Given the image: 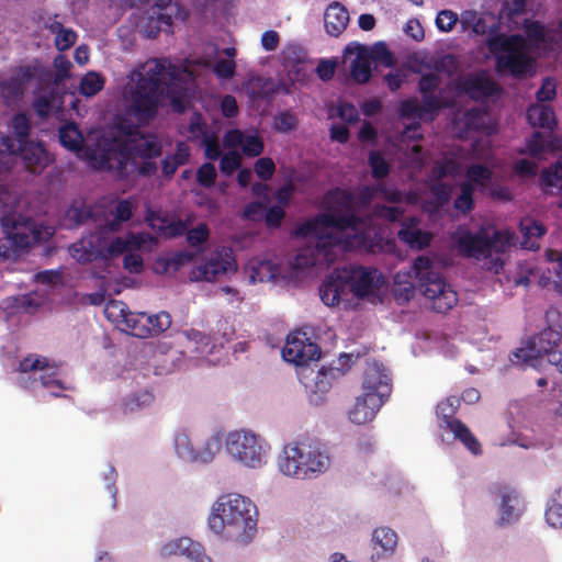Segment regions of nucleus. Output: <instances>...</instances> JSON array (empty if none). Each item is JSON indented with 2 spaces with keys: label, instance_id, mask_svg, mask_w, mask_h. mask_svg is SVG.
<instances>
[{
  "label": "nucleus",
  "instance_id": "nucleus-1",
  "mask_svg": "<svg viewBox=\"0 0 562 562\" xmlns=\"http://www.w3.org/2000/svg\"><path fill=\"white\" fill-rule=\"evenodd\" d=\"M324 212L296 226V237H314L317 248H330L345 243V248L374 252L378 247V233L372 217L396 223L404 209L385 204H374L373 214L358 216L353 213V195L344 189H330L323 196Z\"/></svg>",
  "mask_w": 562,
  "mask_h": 562
},
{
  "label": "nucleus",
  "instance_id": "nucleus-2",
  "mask_svg": "<svg viewBox=\"0 0 562 562\" xmlns=\"http://www.w3.org/2000/svg\"><path fill=\"white\" fill-rule=\"evenodd\" d=\"M408 277H414L416 284L400 281V274L395 277L393 296H395L398 304L409 302L416 286L422 291L423 296L427 299L434 312L446 314L458 304V294L445 281V278L434 270V263H431L428 257H417L414 263H412Z\"/></svg>",
  "mask_w": 562,
  "mask_h": 562
},
{
  "label": "nucleus",
  "instance_id": "nucleus-3",
  "mask_svg": "<svg viewBox=\"0 0 562 562\" xmlns=\"http://www.w3.org/2000/svg\"><path fill=\"white\" fill-rule=\"evenodd\" d=\"M162 154V145L156 135L142 134L134 138L128 147L115 142L100 138L94 148H88V159L93 161L94 168L104 171H111L117 179H124L127 176L125 168L130 157L134 156L140 159H155Z\"/></svg>",
  "mask_w": 562,
  "mask_h": 562
},
{
  "label": "nucleus",
  "instance_id": "nucleus-4",
  "mask_svg": "<svg viewBox=\"0 0 562 562\" xmlns=\"http://www.w3.org/2000/svg\"><path fill=\"white\" fill-rule=\"evenodd\" d=\"M256 505L239 494L221 497L207 518V527L213 533L220 535L226 530L228 537L245 543L256 533Z\"/></svg>",
  "mask_w": 562,
  "mask_h": 562
},
{
  "label": "nucleus",
  "instance_id": "nucleus-5",
  "mask_svg": "<svg viewBox=\"0 0 562 562\" xmlns=\"http://www.w3.org/2000/svg\"><path fill=\"white\" fill-rule=\"evenodd\" d=\"M165 61L154 59L144 71H136V83L130 88V111L137 122L145 124L154 120L159 109L166 80Z\"/></svg>",
  "mask_w": 562,
  "mask_h": 562
},
{
  "label": "nucleus",
  "instance_id": "nucleus-6",
  "mask_svg": "<svg viewBox=\"0 0 562 562\" xmlns=\"http://www.w3.org/2000/svg\"><path fill=\"white\" fill-rule=\"evenodd\" d=\"M454 243H457L458 251L463 257L484 262V267L494 273H499L504 262L501 255L509 247V236L502 231H494L492 236L487 231L481 228L476 233L468 228H460L454 233Z\"/></svg>",
  "mask_w": 562,
  "mask_h": 562
},
{
  "label": "nucleus",
  "instance_id": "nucleus-7",
  "mask_svg": "<svg viewBox=\"0 0 562 562\" xmlns=\"http://www.w3.org/2000/svg\"><path fill=\"white\" fill-rule=\"evenodd\" d=\"M328 467V454L319 448L301 442L285 445L279 457L280 472L295 479L316 477L325 473Z\"/></svg>",
  "mask_w": 562,
  "mask_h": 562
},
{
  "label": "nucleus",
  "instance_id": "nucleus-8",
  "mask_svg": "<svg viewBox=\"0 0 562 562\" xmlns=\"http://www.w3.org/2000/svg\"><path fill=\"white\" fill-rule=\"evenodd\" d=\"M487 49L492 54L503 52L495 58L497 72H508L512 77L521 79L530 75L533 59L528 54V45L520 34H498L487 38Z\"/></svg>",
  "mask_w": 562,
  "mask_h": 562
},
{
  "label": "nucleus",
  "instance_id": "nucleus-9",
  "mask_svg": "<svg viewBox=\"0 0 562 562\" xmlns=\"http://www.w3.org/2000/svg\"><path fill=\"white\" fill-rule=\"evenodd\" d=\"M226 452L247 468L258 469L265 463L268 446L249 430H234L226 434Z\"/></svg>",
  "mask_w": 562,
  "mask_h": 562
},
{
  "label": "nucleus",
  "instance_id": "nucleus-10",
  "mask_svg": "<svg viewBox=\"0 0 562 562\" xmlns=\"http://www.w3.org/2000/svg\"><path fill=\"white\" fill-rule=\"evenodd\" d=\"M2 232L13 251H24L42 241V233L30 216L9 213L2 216Z\"/></svg>",
  "mask_w": 562,
  "mask_h": 562
},
{
  "label": "nucleus",
  "instance_id": "nucleus-11",
  "mask_svg": "<svg viewBox=\"0 0 562 562\" xmlns=\"http://www.w3.org/2000/svg\"><path fill=\"white\" fill-rule=\"evenodd\" d=\"M330 274H338V282L350 288L352 295L359 299L368 297L380 289L381 277L375 268L362 266H350L348 268H336Z\"/></svg>",
  "mask_w": 562,
  "mask_h": 562
},
{
  "label": "nucleus",
  "instance_id": "nucleus-12",
  "mask_svg": "<svg viewBox=\"0 0 562 562\" xmlns=\"http://www.w3.org/2000/svg\"><path fill=\"white\" fill-rule=\"evenodd\" d=\"M221 434H213L212 437L204 440L201 448H196L192 443V438L186 431H181L175 437V451H177L178 458L189 463L204 464L213 461L214 456L221 449Z\"/></svg>",
  "mask_w": 562,
  "mask_h": 562
},
{
  "label": "nucleus",
  "instance_id": "nucleus-13",
  "mask_svg": "<svg viewBox=\"0 0 562 562\" xmlns=\"http://www.w3.org/2000/svg\"><path fill=\"white\" fill-rule=\"evenodd\" d=\"M16 371L21 372V374H36L38 372H43L34 379L21 378V386L24 389H30L33 383L40 381L41 386L45 389H52L55 386L63 390L60 381L54 378L57 372V368L54 364H49L46 357L34 355L24 357L21 362H19Z\"/></svg>",
  "mask_w": 562,
  "mask_h": 562
},
{
  "label": "nucleus",
  "instance_id": "nucleus-14",
  "mask_svg": "<svg viewBox=\"0 0 562 562\" xmlns=\"http://www.w3.org/2000/svg\"><path fill=\"white\" fill-rule=\"evenodd\" d=\"M321 357V349L315 342L305 337L303 333H295L288 336L284 348H282V358L284 361L296 367L304 368Z\"/></svg>",
  "mask_w": 562,
  "mask_h": 562
},
{
  "label": "nucleus",
  "instance_id": "nucleus-15",
  "mask_svg": "<svg viewBox=\"0 0 562 562\" xmlns=\"http://www.w3.org/2000/svg\"><path fill=\"white\" fill-rule=\"evenodd\" d=\"M16 149H19V156L30 173L41 175L52 162V158L41 142L19 143Z\"/></svg>",
  "mask_w": 562,
  "mask_h": 562
},
{
  "label": "nucleus",
  "instance_id": "nucleus-16",
  "mask_svg": "<svg viewBox=\"0 0 562 562\" xmlns=\"http://www.w3.org/2000/svg\"><path fill=\"white\" fill-rule=\"evenodd\" d=\"M363 394L389 396L391 394V378L381 363L373 362L363 372Z\"/></svg>",
  "mask_w": 562,
  "mask_h": 562
},
{
  "label": "nucleus",
  "instance_id": "nucleus-17",
  "mask_svg": "<svg viewBox=\"0 0 562 562\" xmlns=\"http://www.w3.org/2000/svg\"><path fill=\"white\" fill-rule=\"evenodd\" d=\"M387 395L362 394L356 398L355 407L349 411L350 422L362 425L374 419L381 405L385 403Z\"/></svg>",
  "mask_w": 562,
  "mask_h": 562
},
{
  "label": "nucleus",
  "instance_id": "nucleus-18",
  "mask_svg": "<svg viewBox=\"0 0 562 562\" xmlns=\"http://www.w3.org/2000/svg\"><path fill=\"white\" fill-rule=\"evenodd\" d=\"M161 555L184 557L189 562H211V559L203 553L202 547L188 538L171 540L165 543L164 548H161Z\"/></svg>",
  "mask_w": 562,
  "mask_h": 562
},
{
  "label": "nucleus",
  "instance_id": "nucleus-19",
  "mask_svg": "<svg viewBox=\"0 0 562 562\" xmlns=\"http://www.w3.org/2000/svg\"><path fill=\"white\" fill-rule=\"evenodd\" d=\"M490 493L501 498V522L510 524L519 517V496L512 487L503 484H495Z\"/></svg>",
  "mask_w": 562,
  "mask_h": 562
},
{
  "label": "nucleus",
  "instance_id": "nucleus-20",
  "mask_svg": "<svg viewBox=\"0 0 562 562\" xmlns=\"http://www.w3.org/2000/svg\"><path fill=\"white\" fill-rule=\"evenodd\" d=\"M457 90L476 100L477 98L494 95L496 92V83L487 77L470 75L458 81Z\"/></svg>",
  "mask_w": 562,
  "mask_h": 562
},
{
  "label": "nucleus",
  "instance_id": "nucleus-21",
  "mask_svg": "<svg viewBox=\"0 0 562 562\" xmlns=\"http://www.w3.org/2000/svg\"><path fill=\"white\" fill-rule=\"evenodd\" d=\"M235 270L232 257L223 258L221 254H215L206 263L193 271V278L198 281L212 282L220 276Z\"/></svg>",
  "mask_w": 562,
  "mask_h": 562
},
{
  "label": "nucleus",
  "instance_id": "nucleus-22",
  "mask_svg": "<svg viewBox=\"0 0 562 562\" xmlns=\"http://www.w3.org/2000/svg\"><path fill=\"white\" fill-rule=\"evenodd\" d=\"M95 236L83 237L70 246V257L81 265H89L98 259H106L100 245L94 244Z\"/></svg>",
  "mask_w": 562,
  "mask_h": 562
},
{
  "label": "nucleus",
  "instance_id": "nucleus-23",
  "mask_svg": "<svg viewBox=\"0 0 562 562\" xmlns=\"http://www.w3.org/2000/svg\"><path fill=\"white\" fill-rule=\"evenodd\" d=\"M415 226H417L416 218L409 217L404 220V222L401 223L397 237L398 240L407 244L408 247L422 250L428 247L429 241H431V235L427 231L418 229Z\"/></svg>",
  "mask_w": 562,
  "mask_h": 562
},
{
  "label": "nucleus",
  "instance_id": "nucleus-24",
  "mask_svg": "<svg viewBox=\"0 0 562 562\" xmlns=\"http://www.w3.org/2000/svg\"><path fill=\"white\" fill-rule=\"evenodd\" d=\"M350 292V286L337 281V274H328L321 283L319 296L323 304L336 307Z\"/></svg>",
  "mask_w": 562,
  "mask_h": 562
},
{
  "label": "nucleus",
  "instance_id": "nucleus-25",
  "mask_svg": "<svg viewBox=\"0 0 562 562\" xmlns=\"http://www.w3.org/2000/svg\"><path fill=\"white\" fill-rule=\"evenodd\" d=\"M371 543H373L374 553L371 560L378 561L381 558L393 554L396 548V532L391 528L379 527L373 530L371 536Z\"/></svg>",
  "mask_w": 562,
  "mask_h": 562
},
{
  "label": "nucleus",
  "instance_id": "nucleus-26",
  "mask_svg": "<svg viewBox=\"0 0 562 562\" xmlns=\"http://www.w3.org/2000/svg\"><path fill=\"white\" fill-rule=\"evenodd\" d=\"M447 104L442 99H438V105L427 106L422 98V104L417 103L416 99H405L398 103V115L404 120H424L426 114H437L440 110L446 108Z\"/></svg>",
  "mask_w": 562,
  "mask_h": 562
},
{
  "label": "nucleus",
  "instance_id": "nucleus-27",
  "mask_svg": "<svg viewBox=\"0 0 562 562\" xmlns=\"http://www.w3.org/2000/svg\"><path fill=\"white\" fill-rule=\"evenodd\" d=\"M350 18H348V11L339 2H331L325 10V30L327 34L334 37H338L339 34L345 32L346 26Z\"/></svg>",
  "mask_w": 562,
  "mask_h": 562
},
{
  "label": "nucleus",
  "instance_id": "nucleus-28",
  "mask_svg": "<svg viewBox=\"0 0 562 562\" xmlns=\"http://www.w3.org/2000/svg\"><path fill=\"white\" fill-rule=\"evenodd\" d=\"M344 246L345 249L349 250H356V248H347L345 247V243H340L336 246H333L330 248L324 249V248H317L315 247L314 250L310 248H304L299 254H296L295 259H293V267L295 269H308L311 267H314L316 262L318 261V257H323L325 261L331 262L333 261V249ZM358 251H361L360 249H357Z\"/></svg>",
  "mask_w": 562,
  "mask_h": 562
},
{
  "label": "nucleus",
  "instance_id": "nucleus-29",
  "mask_svg": "<svg viewBox=\"0 0 562 562\" xmlns=\"http://www.w3.org/2000/svg\"><path fill=\"white\" fill-rule=\"evenodd\" d=\"M439 428L451 431L452 438L462 443L463 448L468 449L471 454H482V445H480V441H477L476 437H474L463 422H454L452 425L439 426Z\"/></svg>",
  "mask_w": 562,
  "mask_h": 562
},
{
  "label": "nucleus",
  "instance_id": "nucleus-30",
  "mask_svg": "<svg viewBox=\"0 0 562 562\" xmlns=\"http://www.w3.org/2000/svg\"><path fill=\"white\" fill-rule=\"evenodd\" d=\"M57 138H59V144L70 153H81L90 148L82 144L81 131H79L74 122H68L59 126V130H57Z\"/></svg>",
  "mask_w": 562,
  "mask_h": 562
},
{
  "label": "nucleus",
  "instance_id": "nucleus-31",
  "mask_svg": "<svg viewBox=\"0 0 562 562\" xmlns=\"http://www.w3.org/2000/svg\"><path fill=\"white\" fill-rule=\"evenodd\" d=\"M527 122L532 127H540L551 132L555 125L554 112L549 105L533 104L527 110Z\"/></svg>",
  "mask_w": 562,
  "mask_h": 562
},
{
  "label": "nucleus",
  "instance_id": "nucleus-32",
  "mask_svg": "<svg viewBox=\"0 0 562 562\" xmlns=\"http://www.w3.org/2000/svg\"><path fill=\"white\" fill-rule=\"evenodd\" d=\"M126 328L130 330V335L136 338H149L151 336H157L159 333H154L151 326L149 325V315L145 312L137 313V315H128L125 318H121Z\"/></svg>",
  "mask_w": 562,
  "mask_h": 562
},
{
  "label": "nucleus",
  "instance_id": "nucleus-33",
  "mask_svg": "<svg viewBox=\"0 0 562 562\" xmlns=\"http://www.w3.org/2000/svg\"><path fill=\"white\" fill-rule=\"evenodd\" d=\"M280 273L278 265L272 260H257L250 265V280L252 282L266 283L276 279Z\"/></svg>",
  "mask_w": 562,
  "mask_h": 562
},
{
  "label": "nucleus",
  "instance_id": "nucleus-34",
  "mask_svg": "<svg viewBox=\"0 0 562 562\" xmlns=\"http://www.w3.org/2000/svg\"><path fill=\"white\" fill-rule=\"evenodd\" d=\"M439 87V76L434 72H427L422 75L419 81H417V91L422 93V98L425 99L428 108L437 106V100L439 95L435 94V91Z\"/></svg>",
  "mask_w": 562,
  "mask_h": 562
},
{
  "label": "nucleus",
  "instance_id": "nucleus-35",
  "mask_svg": "<svg viewBox=\"0 0 562 562\" xmlns=\"http://www.w3.org/2000/svg\"><path fill=\"white\" fill-rule=\"evenodd\" d=\"M176 14H178V11H159L156 18H148L147 25H145V33H147V38H156L157 34H159L161 31L170 33V29L172 27V19Z\"/></svg>",
  "mask_w": 562,
  "mask_h": 562
},
{
  "label": "nucleus",
  "instance_id": "nucleus-36",
  "mask_svg": "<svg viewBox=\"0 0 562 562\" xmlns=\"http://www.w3.org/2000/svg\"><path fill=\"white\" fill-rule=\"evenodd\" d=\"M154 403V394L147 390L130 393L123 400V413L134 414L146 409Z\"/></svg>",
  "mask_w": 562,
  "mask_h": 562
},
{
  "label": "nucleus",
  "instance_id": "nucleus-37",
  "mask_svg": "<svg viewBox=\"0 0 562 562\" xmlns=\"http://www.w3.org/2000/svg\"><path fill=\"white\" fill-rule=\"evenodd\" d=\"M459 173H461V164L447 156L434 161L432 168H430V178L435 181H441L446 177L456 178Z\"/></svg>",
  "mask_w": 562,
  "mask_h": 562
},
{
  "label": "nucleus",
  "instance_id": "nucleus-38",
  "mask_svg": "<svg viewBox=\"0 0 562 562\" xmlns=\"http://www.w3.org/2000/svg\"><path fill=\"white\" fill-rule=\"evenodd\" d=\"M458 398L449 396L445 401L438 403L436 406V417H438L439 426L452 425L454 422H461L456 418L458 413Z\"/></svg>",
  "mask_w": 562,
  "mask_h": 562
},
{
  "label": "nucleus",
  "instance_id": "nucleus-39",
  "mask_svg": "<svg viewBox=\"0 0 562 562\" xmlns=\"http://www.w3.org/2000/svg\"><path fill=\"white\" fill-rule=\"evenodd\" d=\"M562 158L557 160L553 165L548 168L541 170L540 173V184L541 188H559L560 193H562Z\"/></svg>",
  "mask_w": 562,
  "mask_h": 562
},
{
  "label": "nucleus",
  "instance_id": "nucleus-40",
  "mask_svg": "<svg viewBox=\"0 0 562 562\" xmlns=\"http://www.w3.org/2000/svg\"><path fill=\"white\" fill-rule=\"evenodd\" d=\"M460 194L457 195L454 202H452V207L462 214H468L472 210H474V189L475 187L470 183H460Z\"/></svg>",
  "mask_w": 562,
  "mask_h": 562
},
{
  "label": "nucleus",
  "instance_id": "nucleus-41",
  "mask_svg": "<svg viewBox=\"0 0 562 562\" xmlns=\"http://www.w3.org/2000/svg\"><path fill=\"white\" fill-rule=\"evenodd\" d=\"M493 172H491L486 166L474 164L468 167V170H465V178H468V180L463 181L462 183H470L475 188H484L487 181L491 180Z\"/></svg>",
  "mask_w": 562,
  "mask_h": 562
},
{
  "label": "nucleus",
  "instance_id": "nucleus-42",
  "mask_svg": "<svg viewBox=\"0 0 562 562\" xmlns=\"http://www.w3.org/2000/svg\"><path fill=\"white\" fill-rule=\"evenodd\" d=\"M350 78L358 85H366L370 79V63L369 59L361 54L356 56V59L350 64Z\"/></svg>",
  "mask_w": 562,
  "mask_h": 562
},
{
  "label": "nucleus",
  "instance_id": "nucleus-43",
  "mask_svg": "<svg viewBox=\"0 0 562 562\" xmlns=\"http://www.w3.org/2000/svg\"><path fill=\"white\" fill-rule=\"evenodd\" d=\"M11 130H13L16 143H33L27 139L30 137L31 123L25 113L13 115V119H11Z\"/></svg>",
  "mask_w": 562,
  "mask_h": 562
},
{
  "label": "nucleus",
  "instance_id": "nucleus-44",
  "mask_svg": "<svg viewBox=\"0 0 562 562\" xmlns=\"http://www.w3.org/2000/svg\"><path fill=\"white\" fill-rule=\"evenodd\" d=\"M188 134L191 139H205L206 137L216 136L215 134L207 132V124H205L200 112H193V114L189 116Z\"/></svg>",
  "mask_w": 562,
  "mask_h": 562
},
{
  "label": "nucleus",
  "instance_id": "nucleus-45",
  "mask_svg": "<svg viewBox=\"0 0 562 562\" xmlns=\"http://www.w3.org/2000/svg\"><path fill=\"white\" fill-rule=\"evenodd\" d=\"M369 167H371V177L376 180L385 179L389 176V164L380 151L369 153Z\"/></svg>",
  "mask_w": 562,
  "mask_h": 562
},
{
  "label": "nucleus",
  "instance_id": "nucleus-46",
  "mask_svg": "<svg viewBox=\"0 0 562 562\" xmlns=\"http://www.w3.org/2000/svg\"><path fill=\"white\" fill-rule=\"evenodd\" d=\"M103 89V79L100 75L91 71L83 76L80 81V93L85 97H94Z\"/></svg>",
  "mask_w": 562,
  "mask_h": 562
},
{
  "label": "nucleus",
  "instance_id": "nucleus-47",
  "mask_svg": "<svg viewBox=\"0 0 562 562\" xmlns=\"http://www.w3.org/2000/svg\"><path fill=\"white\" fill-rule=\"evenodd\" d=\"M105 318L112 323H119L120 319H124L128 315H137L127 310V306L122 301L112 300L105 304L104 307Z\"/></svg>",
  "mask_w": 562,
  "mask_h": 562
},
{
  "label": "nucleus",
  "instance_id": "nucleus-48",
  "mask_svg": "<svg viewBox=\"0 0 562 562\" xmlns=\"http://www.w3.org/2000/svg\"><path fill=\"white\" fill-rule=\"evenodd\" d=\"M522 32H525V41L529 40V42L535 44L544 43V27L541 22L525 20L522 23Z\"/></svg>",
  "mask_w": 562,
  "mask_h": 562
},
{
  "label": "nucleus",
  "instance_id": "nucleus-49",
  "mask_svg": "<svg viewBox=\"0 0 562 562\" xmlns=\"http://www.w3.org/2000/svg\"><path fill=\"white\" fill-rule=\"evenodd\" d=\"M547 147V136L541 132H535L527 138V148L519 154H528L530 157H538Z\"/></svg>",
  "mask_w": 562,
  "mask_h": 562
},
{
  "label": "nucleus",
  "instance_id": "nucleus-50",
  "mask_svg": "<svg viewBox=\"0 0 562 562\" xmlns=\"http://www.w3.org/2000/svg\"><path fill=\"white\" fill-rule=\"evenodd\" d=\"M54 101L55 95L54 92L50 91L47 94H40L38 97H35L34 102H32V108H34L35 114L44 120L52 112Z\"/></svg>",
  "mask_w": 562,
  "mask_h": 562
},
{
  "label": "nucleus",
  "instance_id": "nucleus-51",
  "mask_svg": "<svg viewBox=\"0 0 562 562\" xmlns=\"http://www.w3.org/2000/svg\"><path fill=\"white\" fill-rule=\"evenodd\" d=\"M183 235H186V240H188L189 246L198 247L207 241V225L201 223L196 225L194 228L189 229L187 233H183Z\"/></svg>",
  "mask_w": 562,
  "mask_h": 562
},
{
  "label": "nucleus",
  "instance_id": "nucleus-52",
  "mask_svg": "<svg viewBox=\"0 0 562 562\" xmlns=\"http://www.w3.org/2000/svg\"><path fill=\"white\" fill-rule=\"evenodd\" d=\"M216 180V170L211 162H204L196 169V183L207 189L212 188Z\"/></svg>",
  "mask_w": 562,
  "mask_h": 562
},
{
  "label": "nucleus",
  "instance_id": "nucleus-53",
  "mask_svg": "<svg viewBox=\"0 0 562 562\" xmlns=\"http://www.w3.org/2000/svg\"><path fill=\"white\" fill-rule=\"evenodd\" d=\"M70 225L78 227L90 218V210L86 205H70L65 213Z\"/></svg>",
  "mask_w": 562,
  "mask_h": 562
},
{
  "label": "nucleus",
  "instance_id": "nucleus-54",
  "mask_svg": "<svg viewBox=\"0 0 562 562\" xmlns=\"http://www.w3.org/2000/svg\"><path fill=\"white\" fill-rule=\"evenodd\" d=\"M284 218L285 211H283V207L280 205H271V207L267 209L263 217H261V220L266 221V226L269 227V229H279Z\"/></svg>",
  "mask_w": 562,
  "mask_h": 562
},
{
  "label": "nucleus",
  "instance_id": "nucleus-55",
  "mask_svg": "<svg viewBox=\"0 0 562 562\" xmlns=\"http://www.w3.org/2000/svg\"><path fill=\"white\" fill-rule=\"evenodd\" d=\"M131 218V204L126 200L117 202L115 210H113V221L110 223V229L115 231L120 224L127 222Z\"/></svg>",
  "mask_w": 562,
  "mask_h": 562
},
{
  "label": "nucleus",
  "instance_id": "nucleus-56",
  "mask_svg": "<svg viewBox=\"0 0 562 562\" xmlns=\"http://www.w3.org/2000/svg\"><path fill=\"white\" fill-rule=\"evenodd\" d=\"M296 115L290 111H284L274 119V130L281 133H289L296 128Z\"/></svg>",
  "mask_w": 562,
  "mask_h": 562
},
{
  "label": "nucleus",
  "instance_id": "nucleus-57",
  "mask_svg": "<svg viewBox=\"0 0 562 562\" xmlns=\"http://www.w3.org/2000/svg\"><path fill=\"white\" fill-rule=\"evenodd\" d=\"M213 75L223 80H229L235 75V61L233 59H220L213 64Z\"/></svg>",
  "mask_w": 562,
  "mask_h": 562
},
{
  "label": "nucleus",
  "instance_id": "nucleus-58",
  "mask_svg": "<svg viewBox=\"0 0 562 562\" xmlns=\"http://www.w3.org/2000/svg\"><path fill=\"white\" fill-rule=\"evenodd\" d=\"M220 159V170L226 176H231L240 167V156L237 151L225 153Z\"/></svg>",
  "mask_w": 562,
  "mask_h": 562
},
{
  "label": "nucleus",
  "instance_id": "nucleus-59",
  "mask_svg": "<svg viewBox=\"0 0 562 562\" xmlns=\"http://www.w3.org/2000/svg\"><path fill=\"white\" fill-rule=\"evenodd\" d=\"M458 22V14L450 10H441L436 15V27L442 32L452 31L453 26Z\"/></svg>",
  "mask_w": 562,
  "mask_h": 562
},
{
  "label": "nucleus",
  "instance_id": "nucleus-60",
  "mask_svg": "<svg viewBox=\"0 0 562 562\" xmlns=\"http://www.w3.org/2000/svg\"><path fill=\"white\" fill-rule=\"evenodd\" d=\"M452 192V187L448 183L436 181L430 186V194H432L436 202L439 205H445L450 201V193Z\"/></svg>",
  "mask_w": 562,
  "mask_h": 562
},
{
  "label": "nucleus",
  "instance_id": "nucleus-61",
  "mask_svg": "<svg viewBox=\"0 0 562 562\" xmlns=\"http://www.w3.org/2000/svg\"><path fill=\"white\" fill-rule=\"evenodd\" d=\"M268 207L265 202L251 201L245 205L244 216L245 220L251 222H260L262 215L267 212Z\"/></svg>",
  "mask_w": 562,
  "mask_h": 562
},
{
  "label": "nucleus",
  "instance_id": "nucleus-62",
  "mask_svg": "<svg viewBox=\"0 0 562 562\" xmlns=\"http://www.w3.org/2000/svg\"><path fill=\"white\" fill-rule=\"evenodd\" d=\"M38 75V67L26 65V66H20L16 67L15 70H13V74H11L10 78L8 80H16V81H24V82H31L36 78Z\"/></svg>",
  "mask_w": 562,
  "mask_h": 562
},
{
  "label": "nucleus",
  "instance_id": "nucleus-63",
  "mask_svg": "<svg viewBox=\"0 0 562 562\" xmlns=\"http://www.w3.org/2000/svg\"><path fill=\"white\" fill-rule=\"evenodd\" d=\"M273 170H276V167L273 166L271 158H260L255 162L256 177L260 178L261 181H268L271 179Z\"/></svg>",
  "mask_w": 562,
  "mask_h": 562
},
{
  "label": "nucleus",
  "instance_id": "nucleus-64",
  "mask_svg": "<svg viewBox=\"0 0 562 562\" xmlns=\"http://www.w3.org/2000/svg\"><path fill=\"white\" fill-rule=\"evenodd\" d=\"M237 147H240L241 150H244L245 156L257 157L262 153V140L259 136L247 137V140L237 144Z\"/></svg>",
  "mask_w": 562,
  "mask_h": 562
}]
</instances>
